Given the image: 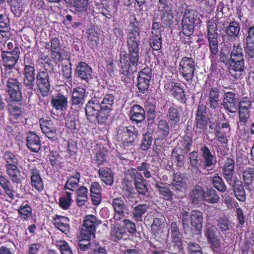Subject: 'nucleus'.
Returning a JSON list of instances; mask_svg holds the SVG:
<instances>
[{
    "label": "nucleus",
    "instance_id": "nucleus-1",
    "mask_svg": "<svg viewBox=\"0 0 254 254\" xmlns=\"http://www.w3.org/2000/svg\"><path fill=\"white\" fill-rule=\"evenodd\" d=\"M114 103L113 94L104 95L103 91L94 90L85 109L87 119L91 123H105L113 110Z\"/></svg>",
    "mask_w": 254,
    "mask_h": 254
},
{
    "label": "nucleus",
    "instance_id": "nucleus-2",
    "mask_svg": "<svg viewBox=\"0 0 254 254\" xmlns=\"http://www.w3.org/2000/svg\"><path fill=\"white\" fill-rule=\"evenodd\" d=\"M140 31L138 27L131 30L128 35L127 46L128 54L126 51L120 53V65L122 73L125 75L133 73L137 70L139 58Z\"/></svg>",
    "mask_w": 254,
    "mask_h": 254
},
{
    "label": "nucleus",
    "instance_id": "nucleus-3",
    "mask_svg": "<svg viewBox=\"0 0 254 254\" xmlns=\"http://www.w3.org/2000/svg\"><path fill=\"white\" fill-rule=\"evenodd\" d=\"M197 16L198 13L196 10L187 7L182 20L184 35L189 36L193 33L195 25L201 22L199 19H197Z\"/></svg>",
    "mask_w": 254,
    "mask_h": 254
},
{
    "label": "nucleus",
    "instance_id": "nucleus-4",
    "mask_svg": "<svg viewBox=\"0 0 254 254\" xmlns=\"http://www.w3.org/2000/svg\"><path fill=\"white\" fill-rule=\"evenodd\" d=\"M208 244L213 252L222 251L225 247L224 240L218 229L213 226L209 227L205 233Z\"/></svg>",
    "mask_w": 254,
    "mask_h": 254
},
{
    "label": "nucleus",
    "instance_id": "nucleus-5",
    "mask_svg": "<svg viewBox=\"0 0 254 254\" xmlns=\"http://www.w3.org/2000/svg\"><path fill=\"white\" fill-rule=\"evenodd\" d=\"M138 134L137 129L133 126L120 127L118 131V139L125 147L133 144L135 138Z\"/></svg>",
    "mask_w": 254,
    "mask_h": 254
},
{
    "label": "nucleus",
    "instance_id": "nucleus-6",
    "mask_svg": "<svg viewBox=\"0 0 254 254\" xmlns=\"http://www.w3.org/2000/svg\"><path fill=\"white\" fill-rule=\"evenodd\" d=\"M129 175L133 180L135 189L140 197L147 195L148 188L146 180L143 178L141 173L138 172L136 169L131 168L128 170Z\"/></svg>",
    "mask_w": 254,
    "mask_h": 254
},
{
    "label": "nucleus",
    "instance_id": "nucleus-7",
    "mask_svg": "<svg viewBox=\"0 0 254 254\" xmlns=\"http://www.w3.org/2000/svg\"><path fill=\"white\" fill-rule=\"evenodd\" d=\"M23 84L27 89L32 90L34 86L35 69L34 64L32 62L24 60L23 69Z\"/></svg>",
    "mask_w": 254,
    "mask_h": 254
},
{
    "label": "nucleus",
    "instance_id": "nucleus-8",
    "mask_svg": "<svg viewBox=\"0 0 254 254\" xmlns=\"http://www.w3.org/2000/svg\"><path fill=\"white\" fill-rule=\"evenodd\" d=\"M194 63L191 58L184 57L179 63V70L184 78L191 81L194 75Z\"/></svg>",
    "mask_w": 254,
    "mask_h": 254
},
{
    "label": "nucleus",
    "instance_id": "nucleus-9",
    "mask_svg": "<svg viewBox=\"0 0 254 254\" xmlns=\"http://www.w3.org/2000/svg\"><path fill=\"white\" fill-rule=\"evenodd\" d=\"M50 72L46 70L38 71L36 76V84L43 96L48 95L50 90Z\"/></svg>",
    "mask_w": 254,
    "mask_h": 254
},
{
    "label": "nucleus",
    "instance_id": "nucleus-10",
    "mask_svg": "<svg viewBox=\"0 0 254 254\" xmlns=\"http://www.w3.org/2000/svg\"><path fill=\"white\" fill-rule=\"evenodd\" d=\"M158 9L161 14V19L166 25L173 23L174 19L172 5L168 0H159Z\"/></svg>",
    "mask_w": 254,
    "mask_h": 254
},
{
    "label": "nucleus",
    "instance_id": "nucleus-11",
    "mask_svg": "<svg viewBox=\"0 0 254 254\" xmlns=\"http://www.w3.org/2000/svg\"><path fill=\"white\" fill-rule=\"evenodd\" d=\"M7 91L11 99L14 101H20L22 99V93L20 83L16 78H10L4 81Z\"/></svg>",
    "mask_w": 254,
    "mask_h": 254
},
{
    "label": "nucleus",
    "instance_id": "nucleus-12",
    "mask_svg": "<svg viewBox=\"0 0 254 254\" xmlns=\"http://www.w3.org/2000/svg\"><path fill=\"white\" fill-rule=\"evenodd\" d=\"M18 48L15 47L12 51H2L1 54L4 67H15L20 57Z\"/></svg>",
    "mask_w": 254,
    "mask_h": 254
},
{
    "label": "nucleus",
    "instance_id": "nucleus-13",
    "mask_svg": "<svg viewBox=\"0 0 254 254\" xmlns=\"http://www.w3.org/2000/svg\"><path fill=\"white\" fill-rule=\"evenodd\" d=\"M46 47L47 49H50L52 58L56 62H59L64 59V51L62 50V46L59 38H52L50 43L47 44Z\"/></svg>",
    "mask_w": 254,
    "mask_h": 254
},
{
    "label": "nucleus",
    "instance_id": "nucleus-14",
    "mask_svg": "<svg viewBox=\"0 0 254 254\" xmlns=\"http://www.w3.org/2000/svg\"><path fill=\"white\" fill-rule=\"evenodd\" d=\"M200 151L201 153V167L207 171L212 170L215 164L214 155L206 146L201 147Z\"/></svg>",
    "mask_w": 254,
    "mask_h": 254
},
{
    "label": "nucleus",
    "instance_id": "nucleus-15",
    "mask_svg": "<svg viewBox=\"0 0 254 254\" xmlns=\"http://www.w3.org/2000/svg\"><path fill=\"white\" fill-rule=\"evenodd\" d=\"M40 128L42 132L49 139L54 140L56 137V128L51 120L43 118L40 120Z\"/></svg>",
    "mask_w": 254,
    "mask_h": 254
},
{
    "label": "nucleus",
    "instance_id": "nucleus-16",
    "mask_svg": "<svg viewBox=\"0 0 254 254\" xmlns=\"http://www.w3.org/2000/svg\"><path fill=\"white\" fill-rule=\"evenodd\" d=\"M55 228L67 235L70 232L69 219L66 216L56 215L53 219Z\"/></svg>",
    "mask_w": 254,
    "mask_h": 254
},
{
    "label": "nucleus",
    "instance_id": "nucleus-17",
    "mask_svg": "<svg viewBox=\"0 0 254 254\" xmlns=\"http://www.w3.org/2000/svg\"><path fill=\"white\" fill-rule=\"evenodd\" d=\"M111 203L115 211L114 219L118 221L124 217L127 210V207L124 200L119 197L114 198Z\"/></svg>",
    "mask_w": 254,
    "mask_h": 254
},
{
    "label": "nucleus",
    "instance_id": "nucleus-18",
    "mask_svg": "<svg viewBox=\"0 0 254 254\" xmlns=\"http://www.w3.org/2000/svg\"><path fill=\"white\" fill-rule=\"evenodd\" d=\"M92 69L85 62H80L76 67L75 74L80 79L88 82L92 78Z\"/></svg>",
    "mask_w": 254,
    "mask_h": 254
},
{
    "label": "nucleus",
    "instance_id": "nucleus-19",
    "mask_svg": "<svg viewBox=\"0 0 254 254\" xmlns=\"http://www.w3.org/2000/svg\"><path fill=\"white\" fill-rule=\"evenodd\" d=\"M138 172H141L143 178L150 179L159 176V169L156 166H151L150 165L146 162H142L140 165L138 166L137 169Z\"/></svg>",
    "mask_w": 254,
    "mask_h": 254
},
{
    "label": "nucleus",
    "instance_id": "nucleus-20",
    "mask_svg": "<svg viewBox=\"0 0 254 254\" xmlns=\"http://www.w3.org/2000/svg\"><path fill=\"white\" fill-rule=\"evenodd\" d=\"M52 107L60 112L66 110L68 107L67 97L63 94H58L53 96L51 101Z\"/></svg>",
    "mask_w": 254,
    "mask_h": 254
},
{
    "label": "nucleus",
    "instance_id": "nucleus-21",
    "mask_svg": "<svg viewBox=\"0 0 254 254\" xmlns=\"http://www.w3.org/2000/svg\"><path fill=\"white\" fill-rule=\"evenodd\" d=\"M235 161L231 158H227L224 162L222 172L224 179L228 184L233 182V176L234 172Z\"/></svg>",
    "mask_w": 254,
    "mask_h": 254
},
{
    "label": "nucleus",
    "instance_id": "nucleus-22",
    "mask_svg": "<svg viewBox=\"0 0 254 254\" xmlns=\"http://www.w3.org/2000/svg\"><path fill=\"white\" fill-rule=\"evenodd\" d=\"M207 98L206 104L210 109L215 111L219 109V93L217 88H211L207 94Z\"/></svg>",
    "mask_w": 254,
    "mask_h": 254
},
{
    "label": "nucleus",
    "instance_id": "nucleus-23",
    "mask_svg": "<svg viewBox=\"0 0 254 254\" xmlns=\"http://www.w3.org/2000/svg\"><path fill=\"white\" fill-rule=\"evenodd\" d=\"M235 96V94L232 92H228L224 95L223 105L224 108L230 113H235L237 110V101Z\"/></svg>",
    "mask_w": 254,
    "mask_h": 254
},
{
    "label": "nucleus",
    "instance_id": "nucleus-24",
    "mask_svg": "<svg viewBox=\"0 0 254 254\" xmlns=\"http://www.w3.org/2000/svg\"><path fill=\"white\" fill-rule=\"evenodd\" d=\"M39 137L35 133L30 132L27 135V146L31 151L37 152L41 148Z\"/></svg>",
    "mask_w": 254,
    "mask_h": 254
},
{
    "label": "nucleus",
    "instance_id": "nucleus-25",
    "mask_svg": "<svg viewBox=\"0 0 254 254\" xmlns=\"http://www.w3.org/2000/svg\"><path fill=\"white\" fill-rule=\"evenodd\" d=\"M86 96L84 88H76L73 89L72 95V105L80 107L83 105Z\"/></svg>",
    "mask_w": 254,
    "mask_h": 254
},
{
    "label": "nucleus",
    "instance_id": "nucleus-26",
    "mask_svg": "<svg viewBox=\"0 0 254 254\" xmlns=\"http://www.w3.org/2000/svg\"><path fill=\"white\" fill-rule=\"evenodd\" d=\"M98 172L100 179L106 185L111 186L113 184L114 174L110 168L100 167Z\"/></svg>",
    "mask_w": 254,
    "mask_h": 254
},
{
    "label": "nucleus",
    "instance_id": "nucleus-27",
    "mask_svg": "<svg viewBox=\"0 0 254 254\" xmlns=\"http://www.w3.org/2000/svg\"><path fill=\"white\" fill-rule=\"evenodd\" d=\"M171 186L174 190L183 191L187 186L186 179L181 174L175 173L174 174Z\"/></svg>",
    "mask_w": 254,
    "mask_h": 254
},
{
    "label": "nucleus",
    "instance_id": "nucleus-28",
    "mask_svg": "<svg viewBox=\"0 0 254 254\" xmlns=\"http://www.w3.org/2000/svg\"><path fill=\"white\" fill-rule=\"evenodd\" d=\"M6 172L10 179L13 183H21V173L18 165L5 166Z\"/></svg>",
    "mask_w": 254,
    "mask_h": 254
},
{
    "label": "nucleus",
    "instance_id": "nucleus-29",
    "mask_svg": "<svg viewBox=\"0 0 254 254\" xmlns=\"http://www.w3.org/2000/svg\"><path fill=\"white\" fill-rule=\"evenodd\" d=\"M18 218L23 221H28L32 216V210L27 202H23L17 210Z\"/></svg>",
    "mask_w": 254,
    "mask_h": 254
},
{
    "label": "nucleus",
    "instance_id": "nucleus-30",
    "mask_svg": "<svg viewBox=\"0 0 254 254\" xmlns=\"http://www.w3.org/2000/svg\"><path fill=\"white\" fill-rule=\"evenodd\" d=\"M205 191L199 186H195L191 190L190 194V198L193 203H198L204 201Z\"/></svg>",
    "mask_w": 254,
    "mask_h": 254
},
{
    "label": "nucleus",
    "instance_id": "nucleus-31",
    "mask_svg": "<svg viewBox=\"0 0 254 254\" xmlns=\"http://www.w3.org/2000/svg\"><path fill=\"white\" fill-rule=\"evenodd\" d=\"M94 152L95 154V161L98 166L106 161L107 151L102 144H97Z\"/></svg>",
    "mask_w": 254,
    "mask_h": 254
},
{
    "label": "nucleus",
    "instance_id": "nucleus-32",
    "mask_svg": "<svg viewBox=\"0 0 254 254\" xmlns=\"http://www.w3.org/2000/svg\"><path fill=\"white\" fill-rule=\"evenodd\" d=\"M190 225L192 228L200 231L202 227L203 217L202 213L198 211H193L190 216Z\"/></svg>",
    "mask_w": 254,
    "mask_h": 254
},
{
    "label": "nucleus",
    "instance_id": "nucleus-33",
    "mask_svg": "<svg viewBox=\"0 0 254 254\" xmlns=\"http://www.w3.org/2000/svg\"><path fill=\"white\" fill-rule=\"evenodd\" d=\"M31 182L32 186L39 191L43 190L44 183L39 174V171L38 170H32L31 176Z\"/></svg>",
    "mask_w": 254,
    "mask_h": 254
},
{
    "label": "nucleus",
    "instance_id": "nucleus-34",
    "mask_svg": "<svg viewBox=\"0 0 254 254\" xmlns=\"http://www.w3.org/2000/svg\"><path fill=\"white\" fill-rule=\"evenodd\" d=\"M130 119L139 123L145 118V113L144 109L139 105H134L130 111Z\"/></svg>",
    "mask_w": 254,
    "mask_h": 254
},
{
    "label": "nucleus",
    "instance_id": "nucleus-35",
    "mask_svg": "<svg viewBox=\"0 0 254 254\" xmlns=\"http://www.w3.org/2000/svg\"><path fill=\"white\" fill-rule=\"evenodd\" d=\"M80 176L78 172H76L74 175L69 177L64 185L65 190L72 191H75L79 188V183Z\"/></svg>",
    "mask_w": 254,
    "mask_h": 254
},
{
    "label": "nucleus",
    "instance_id": "nucleus-36",
    "mask_svg": "<svg viewBox=\"0 0 254 254\" xmlns=\"http://www.w3.org/2000/svg\"><path fill=\"white\" fill-rule=\"evenodd\" d=\"M233 191L237 199L242 202L246 200V192L242 182L240 181H235L233 185Z\"/></svg>",
    "mask_w": 254,
    "mask_h": 254
},
{
    "label": "nucleus",
    "instance_id": "nucleus-37",
    "mask_svg": "<svg viewBox=\"0 0 254 254\" xmlns=\"http://www.w3.org/2000/svg\"><path fill=\"white\" fill-rule=\"evenodd\" d=\"M149 206L147 204H138L134 207L132 212V217L134 220L137 222L142 221L143 215L147 212Z\"/></svg>",
    "mask_w": 254,
    "mask_h": 254
},
{
    "label": "nucleus",
    "instance_id": "nucleus-38",
    "mask_svg": "<svg viewBox=\"0 0 254 254\" xmlns=\"http://www.w3.org/2000/svg\"><path fill=\"white\" fill-rule=\"evenodd\" d=\"M9 21L5 14H0V34L2 37L7 38L9 36Z\"/></svg>",
    "mask_w": 254,
    "mask_h": 254
},
{
    "label": "nucleus",
    "instance_id": "nucleus-39",
    "mask_svg": "<svg viewBox=\"0 0 254 254\" xmlns=\"http://www.w3.org/2000/svg\"><path fill=\"white\" fill-rule=\"evenodd\" d=\"M10 182L5 176L0 175V186L4 190L8 197L11 199L14 198V190L10 187Z\"/></svg>",
    "mask_w": 254,
    "mask_h": 254
},
{
    "label": "nucleus",
    "instance_id": "nucleus-40",
    "mask_svg": "<svg viewBox=\"0 0 254 254\" xmlns=\"http://www.w3.org/2000/svg\"><path fill=\"white\" fill-rule=\"evenodd\" d=\"M101 223L96 216L91 214L86 215L84 219L83 226L95 231L96 227Z\"/></svg>",
    "mask_w": 254,
    "mask_h": 254
},
{
    "label": "nucleus",
    "instance_id": "nucleus-41",
    "mask_svg": "<svg viewBox=\"0 0 254 254\" xmlns=\"http://www.w3.org/2000/svg\"><path fill=\"white\" fill-rule=\"evenodd\" d=\"M171 94L178 101L181 102H185L186 97L184 94V89L178 84H174L170 88Z\"/></svg>",
    "mask_w": 254,
    "mask_h": 254
},
{
    "label": "nucleus",
    "instance_id": "nucleus-42",
    "mask_svg": "<svg viewBox=\"0 0 254 254\" xmlns=\"http://www.w3.org/2000/svg\"><path fill=\"white\" fill-rule=\"evenodd\" d=\"M125 234V228L119 224H116L111 228L110 236L112 240L117 241L122 239Z\"/></svg>",
    "mask_w": 254,
    "mask_h": 254
},
{
    "label": "nucleus",
    "instance_id": "nucleus-43",
    "mask_svg": "<svg viewBox=\"0 0 254 254\" xmlns=\"http://www.w3.org/2000/svg\"><path fill=\"white\" fill-rule=\"evenodd\" d=\"M181 110L175 106H171L168 111L167 117L174 125H177L180 121Z\"/></svg>",
    "mask_w": 254,
    "mask_h": 254
},
{
    "label": "nucleus",
    "instance_id": "nucleus-44",
    "mask_svg": "<svg viewBox=\"0 0 254 254\" xmlns=\"http://www.w3.org/2000/svg\"><path fill=\"white\" fill-rule=\"evenodd\" d=\"M209 49L210 52V58L211 61V65L215 67L216 64V59L218 53V41L217 40L209 41Z\"/></svg>",
    "mask_w": 254,
    "mask_h": 254
},
{
    "label": "nucleus",
    "instance_id": "nucleus-45",
    "mask_svg": "<svg viewBox=\"0 0 254 254\" xmlns=\"http://www.w3.org/2000/svg\"><path fill=\"white\" fill-rule=\"evenodd\" d=\"M172 241L176 244L181 242L182 235L180 232L179 225L176 222H172L170 225Z\"/></svg>",
    "mask_w": 254,
    "mask_h": 254
},
{
    "label": "nucleus",
    "instance_id": "nucleus-46",
    "mask_svg": "<svg viewBox=\"0 0 254 254\" xmlns=\"http://www.w3.org/2000/svg\"><path fill=\"white\" fill-rule=\"evenodd\" d=\"M240 29V24L238 22L231 21L226 28V33L228 36L235 38L238 36Z\"/></svg>",
    "mask_w": 254,
    "mask_h": 254
},
{
    "label": "nucleus",
    "instance_id": "nucleus-47",
    "mask_svg": "<svg viewBox=\"0 0 254 254\" xmlns=\"http://www.w3.org/2000/svg\"><path fill=\"white\" fill-rule=\"evenodd\" d=\"M71 193L66 191L60 198L59 205L60 207L64 210H67L71 204Z\"/></svg>",
    "mask_w": 254,
    "mask_h": 254
},
{
    "label": "nucleus",
    "instance_id": "nucleus-48",
    "mask_svg": "<svg viewBox=\"0 0 254 254\" xmlns=\"http://www.w3.org/2000/svg\"><path fill=\"white\" fill-rule=\"evenodd\" d=\"M219 199L220 197L215 190L210 189L205 191L204 201L210 203H216L218 202Z\"/></svg>",
    "mask_w": 254,
    "mask_h": 254
},
{
    "label": "nucleus",
    "instance_id": "nucleus-49",
    "mask_svg": "<svg viewBox=\"0 0 254 254\" xmlns=\"http://www.w3.org/2000/svg\"><path fill=\"white\" fill-rule=\"evenodd\" d=\"M244 182L246 186L252 187L254 184V169L249 168L246 169L243 173Z\"/></svg>",
    "mask_w": 254,
    "mask_h": 254
},
{
    "label": "nucleus",
    "instance_id": "nucleus-50",
    "mask_svg": "<svg viewBox=\"0 0 254 254\" xmlns=\"http://www.w3.org/2000/svg\"><path fill=\"white\" fill-rule=\"evenodd\" d=\"M67 3L73 5L78 11L85 12L87 10L88 0H65Z\"/></svg>",
    "mask_w": 254,
    "mask_h": 254
},
{
    "label": "nucleus",
    "instance_id": "nucleus-51",
    "mask_svg": "<svg viewBox=\"0 0 254 254\" xmlns=\"http://www.w3.org/2000/svg\"><path fill=\"white\" fill-rule=\"evenodd\" d=\"M217 225L223 233L230 230L233 227L230 221L225 217H219L217 221Z\"/></svg>",
    "mask_w": 254,
    "mask_h": 254
},
{
    "label": "nucleus",
    "instance_id": "nucleus-52",
    "mask_svg": "<svg viewBox=\"0 0 254 254\" xmlns=\"http://www.w3.org/2000/svg\"><path fill=\"white\" fill-rule=\"evenodd\" d=\"M95 231L83 226L80 232V242L85 241L88 242L95 238Z\"/></svg>",
    "mask_w": 254,
    "mask_h": 254
},
{
    "label": "nucleus",
    "instance_id": "nucleus-53",
    "mask_svg": "<svg viewBox=\"0 0 254 254\" xmlns=\"http://www.w3.org/2000/svg\"><path fill=\"white\" fill-rule=\"evenodd\" d=\"M5 166L19 165L18 158L10 152H6L3 155Z\"/></svg>",
    "mask_w": 254,
    "mask_h": 254
},
{
    "label": "nucleus",
    "instance_id": "nucleus-54",
    "mask_svg": "<svg viewBox=\"0 0 254 254\" xmlns=\"http://www.w3.org/2000/svg\"><path fill=\"white\" fill-rule=\"evenodd\" d=\"M252 109V101L251 98L248 97H242L240 99L239 111H250Z\"/></svg>",
    "mask_w": 254,
    "mask_h": 254
},
{
    "label": "nucleus",
    "instance_id": "nucleus-55",
    "mask_svg": "<svg viewBox=\"0 0 254 254\" xmlns=\"http://www.w3.org/2000/svg\"><path fill=\"white\" fill-rule=\"evenodd\" d=\"M241 58L244 59L243 50L240 45L237 43L233 46L230 59L235 61Z\"/></svg>",
    "mask_w": 254,
    "mask_h": 254
},
{
    "label": "nucleus",
    "instance_id": "nucleus-56",
    "mask_svg": "<svg viewBox=\"0 0 254 254\" xmlns=\"http://www.w3.org/2000/svg\"><path fill=\"white\" fill-rule=\"evenodd\" d=\"M212 184L218 190L224 192L227 189L223 180L218 176H215L212 178Z\"/></svg>",
    "mask_w": 254,
    "mask_h": 254
},
{
    "label": "nucleus",
    "instance_id": "nucleus-57",
    "mask_svg": "<svg viewBox=\"0 0 254 254\" xmlns=\"http://www.w3.org/2000/svg\"><path fill=\"white\" fill-rule=\"evenodd\" d=\"M231 69L236 71L242 72L244 71V59H238V60L233 61L230 60Z\"/></svg>",
    "mask_w": 254,
    "mask_h": 254
},
{
    "label": "nucleus",
    "instance_id": "nucleus-58",
    "mask_svg": "<svg viewBox=\"0 0 254 254\" xmlns=\"http://www.w3.org/2000/svg\"><path fill=\"white\" fill-rule=\"evenodd\" d=\"M150 45L154 50H159L162 47V39L161 34L152 35L150 40Z\"/></svg>",
    "mask_w": 254,
    "mask_h": 254
},
{
    "label": "nucleus",
    "instance_id": "nucleus-59",
    "mask_svg": "<svg viewBox=\"0 0 254 254\" xmlns=\"http://www.w3.org/2000/svg\"><path fill=\"white\" fill-rule=\"evenodd\" d=\"M15 67H4L3 70L1 69V79L3 84H4V81L8 79L14 78V72L15 71Z\"/></svg>",
    "mask_w": 254,
    "mask_h": 254
},
{
    "label": "nucleus",
    "instance_id": "nucleus-60",
    "mask_svg": "<svg viewBox=\"0 0 254 254\" xmlns=\"http://www.w3.org/2000/svg\"><path fill=\"white\" fill-rule=\"evenodd\" d=\"M56 245L60 249L62 254H73L71 249L65 241H58Z\"/></svg>",
    "mask_w": 254,
    "mask_h": 254
},
{
    "label": "nucleus",
    "instance_id": "nucleus-61",
    "mask_svg": "<svg viewBox=\"0 0 254 254\" xmlns=\"http://www.w3.org/2000/svg\"><path fill=\"white\" fill-rule=\"evenodd\" d=\"M164 222L162 217H155L153 219V223L151 226V231L154 234L158 233L160 231L162 224Z\"/></svg>",
    "mask_w": 254,
    "mask_h": 254
},
{
    "label": "nucleus",
    "instance_id": "nucleus-62",
    "mask_svg": "<svg viewBox=\"0 0 254 254\" xmlns=\"http://www.w3.org/2000/svg\"><path fill=\"white\" fill-rule=\"evenodd\" d=\"M189 254H203L200 246L194 242H190L188 245Z\"/></svg>",
    "mask_w": 254,
    "mask_h": 254
},
{
    "label": "nucleus",
    "instance_id": "nucleus-63",
    "mask_svg": "<svg viewBox=\"0 0 254 254\" xmlns=\"http://www.w3.org/2000/svg\"><path fill=\"white\" fill-rule=\"evenodd\" d=\"M150 80L147 79H143L138 77V88L139 91L142 93H144L149 87V82Z\"/></svg>",
    "mask_w": 254,
    "mask_h": 254
},
{
    "label": "nucleus",
    "instance_id": "nucleus-64",
    "mask_svg": "<svg viewBox=\"0 0 254 254\" xmlns=\"http://www.w3.org/2000/svg\"><path fill=\"white\" fill-rule=\"evenodd\" d=\"M62 71L65 78H70L71 77V64L69 61H66L63 64Z\"/></svg>",
    "mask_w": 254,
    "mask_h": 254
}]
</instances>
